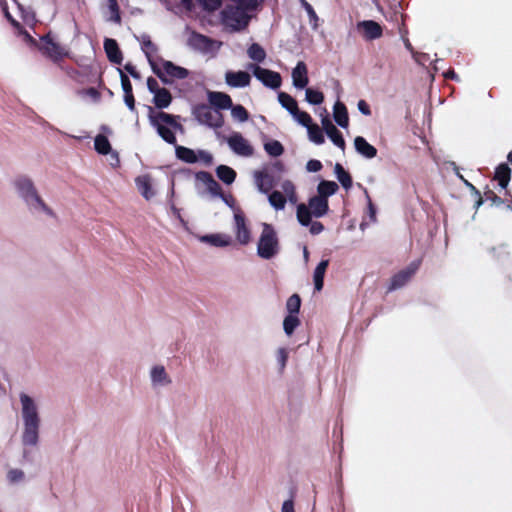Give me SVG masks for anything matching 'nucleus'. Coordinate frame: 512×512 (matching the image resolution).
Listing matches in <instances>:
<instances>
[{
  "instance_id": "nucleus-1",
  "label": "nucleus",
  "mask_w": 512,
  "mask_h": 512,
  "mask_svg": "<svg viewBox=\"0 0 512 512\" xmlns=\"http://www.w3.org/2000/svg\"><path fill=\"white\" fill-rule=\"evenodd\" d=\"M13 187L18 198L24 203L30 213H42L49 217H55L54 211L45 203L34 181L29 176L18 175L15 177Z\"/></svg>"
},
{
  "instance_id": "nucleus-2",
  "label": "nucleus",
  "mask_w": 512,
  "mask_h": 512,
  "mask_svg": "<svg viewBox=\"0 0 512 512\" xmlns=\"http://www.w3.org/2000/svg\"><path fill=\"white\" fill-rule=\"evenodd\" d=\"M21 416L23 421L22 444L25 447H36L39 442L40 416L35 400L28 394H19Z\"/></svg>"
},
{
  "instance_id": "nucleus-3",
  "label": "nucleus",
  "mask_w": 512,
  "mask_h": 512,
  "mask_svg": "<svg viewBox=\"0 0 512 512\" xmlns=\"http://www.w3.org/2000/svg\"><path fill=\"white\" fill-rule=\"evenodd\" d=\"M277 231L269 223H262V231L257 242V255L264 260H271L280 252Z\"/></svg>"
},
{
  "instance_id": "nucleus-4",
  "label": "nucleus",
  "mask_w": 512,
  "mask_h": 512,
  "mask_svg": "<svg viewBox=\"0 0 512 512\" xmlns=\"http://www.w3.org/2000/svg\"><path fill=\"white\" fill-rule=\"evenodd\" d=\"M150 66L153 73L165 85L173 84L174 79L183 80L190 74L188 69L178 66L169 60H162V68H160L153 60H150Z\"/></svg>"
},
{
  "instance_id": "nucleus-5",
  "label": "nucleus",
  "mask_w": 512,
  "mask_h": 512,
  "mask_svg": "<svg viewBox=\"0 0 512 512\" xmlns=\"http://www.w3.org/2000/svg\"><path fill=\"white\" fill-rule=\"evenodd\" d=\"M187 46L195 52L215 57L222 46V42L199 32L191 31L187 39Z\"/></svg>"
},
{
  "instance_id": "nucleus-6",
  "label": "nucleus",
  "mask_w": 512,
  "mask_h": 512,
  "mask_svg": "<svg viewBox=\"0 0 512 512\" xmlns=\"http://www.w3.org/2000/svg\"><path fill=\"white\" fill-rule=\"evenodd\" d=\"M192 115L200 124L217 130L224 125V116L220 111H215L208 104H197L192 108Z\"/></svg>"
},
{
  "instance_id": "nucleus-7",
  "label": "nucleus",
  "mask_w": 512,
  "mask_h": 512,
  "mask_svg": "<svg viewBox=\"0 0 512 512\" xmlns=\"http://www.w3.org/2000/svg\"><path fill=\"white\" fill-rule=\"evenodd\" d=\"M222 23L232 31H240L247 27L249 16L241 8L227 6L221 11Z\"/></svg>"
},
{
  "instance_id": "nucleus-8",
  "label": "nucleus",
  "mask_w": 512,
  "mask_h": 512,
  "mask_svg": "<svg viewBox=\"0 0 512 512\" xmlns=\"http://www.w3.org/2000/svg\"><path fill=\"white\" fill-rule=\"evenodd\" d=\"M160 111L156 112L153 107L148 106V119L150 125L156 130L163 141L170 145H176L177 139L172 127L159 118Z\"/></svg>"
},
{
  "instance_id": "nucleus-9",
  "label": "nucleus",
  "mask_w": 512,
  "mask_h": 512,
  "mask_svg": "<svg viewBox=\"0 0 512 512\" xmlns=\"http://www.w3.org/2000/svg\"><path fill=\"white\" fill-rule=\"evenodd\" d=\"M146 84L148 91L153 94L152 103L155 108L163 110L171 105L173 100L172 94L168 89L160 87L155 78L148 77Z\"/></svg>"
},
{
  "instance_id": "nucleus-10",
  "label": "nucleus",
  "mask_w": 512,
  "mask_h": 512,
  "mask_svg": "<svg viewBox=\"0 0 512 512\" xmlns=\"http://www.w3.org/2000/svg\"><path fill=\"white\" fill-rule=\"evenodd\" d=\"M217 138L226 140L229 148L239 156L250 157L253 155V147L239 132H233L229 137H224L216 131Z\"/></svg>"
},
{
  "instance_id": "nucleus-11",
  "label": "nucleus",
  "mask_w": 512,
  "mask_h": 512,
  "mask_svg": "<svg viewBox=\"0 0 512 512\" xmlns=\"http://www.w3.org/2000/svg\"><path fill=\"white\" fill-rule=\"evenodd\" d=\"M249 68L252 69L254 77L265 87L276 90L281 86L282 78L280 73L263 68L256 64H251Z\"/></svg>"
},
{
  "instance_id": "nucleus-12",
  "label": "nucleus",
  "mask_w": 512,
  "mask_h": 512,
  "mask_svg": "<svg viewBox=\"0 0 512 512\" xmlns=\"http://www.w3.org/2000/svg\"><path fill=\"white\" fill-rule=\"evenodd\" d=\"M419 266L420 261L416 260L411 262L406 268L394 274L390 280L388 292H392L404 287L419 269Z\"/></svg>"
},
{
  "instance_id": "nucleus-13",
  "label": "nucleus",
  "mask_w": 512,
  "mask_h": 512,
  "mask_svg": "<svg viewBox=\"0 0 512 512\" xmlns=\"http://www.w3.org/2000/svg\"><path fill=\"white\" fill-rule=\"evenodd\" d=\"M296 217L298 222L304 226L309 227V231L312 235H318L324 230V225L319 221H313L309 209L306 204L300 203L297 205Z\"/></svg>"
},
{
  "instance_id": "nucleus-14",
  "label": "nucleus",
  "mask_w": 512,
  "mask_h": 512,
  "mask_svg": "<svg viewBox=\"0 0 512 512\" xmlns=\"http://www.w3.org/2000/svg\"><path fill=\"white\" fill-rule=\"evenodd\" d=\"M208 105L213 107L215 111L228 110L231 108V97L219 91H207Z\"/></svg>"
},
{
  "instance_id": "nucleus-15",
  "label": "nucleus",
  "mask_w": 512,
  "mask_h": 512,
  "mask_svg": "<svg viewBox=\"0 0 512 512\" xmlns=\"http://www.w3.org/2000/svg\"><path fill=\"white\" fill-rule=\"evenodd\" d=\"M357 28L363 31V37L367 41L378 39L383 33L381 25L374 20L360 21L357 23Z\"/></svg>"
},
{
  "instance_id": "nucleus-16",
  "label": "nucleus",
  "mask_w": 512,
  "mask_h": 512,
  "mask_svg": "<svg viewBox=\"0 0 512 512\" xmlns=\"http://www.w3.org/2000/svg\"><path fill=\"white\" fill-rule=\"evenodd\" d=\"M251 76L246 71H227L225 73V82L233 88H244L250 84Z\"/></svg>"
},
{
  "instance_id": "nucleus-17",
  "label": "nucleus",
  "mask_w": 512,
  "mask_h": 512,
  "mask_svg": "<svg viewBox=\"0 0 512 512\" xmlns=\"http://www.w3.org/2000/svg\"><path fill=\"white\" fill-rule=\"evenodd\" d=\"M254 182L258 191L266 195L270 193L272 188L276 185L274 177L268 172L264 171L254 172Z\"/></svg>"
},
{
  "instance_id": "nucleus-18",
  "label": "nucleus",
  "mask_w": 512,
  "mask_h": 512,
  "mask_svg": "<svg viewBox=\"0 0 512 512\" xmlns=\"http://www.w3.org/2000/svg\"><path fill=\"white\" fill-rule=\"evenodd\" d=\"M306 207L309 209V213H311V217L321 218L325 216L329 211V203L328 200L323 199L322 197L315 195L308 200V205Z\"/></svg>"
},
{
  "instance_id": "nucleus-19",
  "label": "nucleus",
  "mask_w": 512,
  "mask_h": 512,
  "mask_svg": "<svg viewBox=\"0 0 512 512\" xmlns=\"http://www.w3.org/2000/svg\"><path fill=\"white\" fill-rule=\"evenodd\" d=\"M236 237L240 244L246 245L250 241V230L246 226V221L243 213L237 211L234 214Z\"/></svg>"
},
{
  "instance_id": "nucleus-20",
  "label": "nucleus",
  "mask_w": 512,
  "mask_h": 512,
  "mask_svg": "<svg viewBox=\"0 0 512 512\" xmlns=\"http://www.w3.org/2000/svg\"><path fill=\"white\" fill-rule=\"evenodd\" d=\"M104 51L111 63L120 65L123 61V54L119 48L117 41L113 38L104 39Z\"/></svg>"
},
{
  "instance_id": "nucleus-21",
  "label": "nucleus",
  "mask_w": 512,
  "mask_h": 512,
  "mask_svg": "<svg viewBox=\"0 0 512 512\" xmlns=\"http://www.w3.org/2000/svg\"><path fill=\"white\" fill-rule=\"evenodd\" d=\"M307 66L303 61H299L292 70L293 86L296 89H304L308 82Z\"/></svg>"
},
{
  "instance_id": "nucleus-22",
  "label": "nucleus",
  "mask_w": 512,
  "mask_h": 512,
  "mask_svg": "<svg viewBox=\"0 0 512 512\" xmlns=\"http://www.w3.org/2000/svg\"><path fill=\"white\" fill-rule=\"evenodd\" d=\"M354 148L359 155L366 159H372L377 155V149L363 136H356L354 138Z\"/></svg>"
},
{
  "instance_id": "nucleus-23",
  "label": "nucleus",
  "mask_w": 512,
  "mask_h": 512,
  "mask_svg": "<svg viewBox=\"0 0 512 512\" xmlns=\"http://www.w3.org/2000/svg\"><path fill=\"white\" fill-rule=\"evenodd\" d=\"M41 40L45 43L43 48L45 54L52 60L57 61L65 56L63 49L51 38L50 34L41 37Z\"/></svg>"
},
{
  "instance_id": "nucleus-24",
  "label": "nucleus",
  "mask_w": 512,
  "mask_h": 512,
  "mask_svg": "<svg viewBox=\"0 0 512 512\" xmlns=\"http://www.w3.org/2000/svg\"><path fill=\"white\" fill-rule=\"evenodd\" d=\"M195 179L197 181L203 183L206 186L208 192L212 196L215 197L220 194L221 187L209 172H206V171L196 172Z\"/></svg>"
},
{
  "instance_id": "nucleus-25",
  "label": "nucleus",
  "mask_w": 512,
  "mask_h": 512,
  "mask_svg": "<svg viewBox=\"0 0 512 512\" xmlns=\"http://www.w3.org/2000/svg\"><path fill=\"white\" fill-rule=\"evenodd\" d=\"M151 383L154 387H163L171 383L164 366L156 365L150 371Z\"/></svg>"
},
{
  "instance_id": "nucleus-26",
  "label": "nucleus",
  "mask_w": 512,
  "mask_h": 512,
  "mask_svg": "<svg viewBox=\"0 0 512 512\" xmlns=\"http://www.w3.org/2000/svg\"><path fill=\"white\" fill-rule=\"evenodd\" d=\"M200 241L208 243L214 247H226L231 244L232 238L227 234L215 233L201 236Z\"/></svg>"
},
{
  "instance_id": "nucleus-27",
  "label": "nucleus",
  "mask_w": 512,
  "mask_h": 512,
  "mask_svg": "<svg viewBox=\"0 0 512 512\" xmlns=\"http://www.w3.org/2000/svg\"><path fill=\"white\" fill-rule=\"evenodd\" d=\"M333 117L338 126L345 129L349 125V117L346 106L340 102L336 101L333 107Z\"/></svg>"
},
{
  "instance_id": "nucleus-28",
  "label": "nucleus",
  "mask_w": 512,
  "mask_h": 512,
  "mask_svg": "<svg viewBox=\"0 0 512 512\" xmlns=\"http://www.w3.org/2000/svg\"><path fill=\"white\" fill-rule=\"evenodd\" d=\"M494 179L502 189H506L511 179V169L507 163L499 164L494 173Z\"/></svg>"
},
{
  "instance_id": "nucleus-29",
  "label": "nucleus",
  "mask_w": 512,
  "mask_h": 512,
  "mask_svg": "<svg viewBox=\"0 0 512 512\" xmlns=\"http://www.w3.org/2000/svg\"><path fill=\"white\" fill-rule=\"evenodd\" d=\"M329 266V260L323 259L319 262V264L316 266L314 273H313V281H314V289L316 291H321L324 286V276L325 272Z\"/></svg>"
},
{
  "instance_id": "nucleus-30",
  "label": "nucleus",
  "mask_w": 512,
  "mask_h": 512,
  "mask_svg": "<svg viewBox=\"0 0 512 512\" xmlns=\"http://www.w3.org/2000/svg\"><path fill=\"white\" fill-rule=\"evenodd\" d=\"M136 186L146 200H150L154 196V192L152 190L151 179L148 175L138 176L135 179Z\"/></svg>"
},
{
  "instance_id": "nucleus-31",
  "label": "nucleus",
  "mask_w": 512,
  "mask_h": 512,
  "mask_svg": "<svg viewBox=\"0 0 512 512\" xmlns=\"http://www.w3.org/2000/svg\"><path fill=\"white\" fill-rule=\"evenodd\" d=\"M174 146L176 157L179 160L189 164H194L198 161L197 152L193 149L177 144Z\"/></svg>"
},
{
  "instance_id": "nucleus-32",
  "label": "nucleus",
  "mask_w": 512,
  "mask_h": 512,
  "mask_svg": "<svg viewBox=\"0 0 512 512\" xmlns=\"http://www.w3.org/2000/svg\"><path fill=\"white\" fill-rule=\"evenodd\" d=\"M334 173L343 189H345L346 191L350 190L353 185L352 177L350 173L346 171L340 163L335 164Z\"/></svg>"
},
{
  "instance_id": "nucleus-33",
  "label": "nucleus",
  "mask_w": 512,
  "mask_h": 512,
  "mask_svg": "<svg viewBox=\"0 0 512 512\" xmlns=\"http://www.w3.org/2000/svg\"><path fill=\"white\" fill-rule=\"evenodd\" d=\"M339 189V186L334 181L321 180L317 186L318 196L328 200V198L334 195Z\"/></svg>"
},
{
  "instance_id": "nucleus-34",
  "label": "nucleus",
  "mask_w": 512,
  "mask_h": 512,
  "mask_svg": "<svg viewBox=\"0 0 512 512\" xmlns=\"http://www.w3.org/2000/svg\"><path fill=\"white\" fill-rule=\"evenodd\" d=\"M216 175L226 185H231L236 179L235 170L223 164L216 168Z\"/></svg>"
},
{
  "instance_id": "nucleus-35",
  "label": "nucleus",
  "mask_w": 512,
  "mask_h": 512,
  "mask_svg": "<svg viewBox=\"0 0 512 512\" xmlns=\"http://www.w3.org/2000/svg\"><path fill=\"white\" fill-rule=\"evenodd\" d=\"M159 118L162 119L164 122H166L170 127H172L174 133L175 132L184 133V127L179 122V120L181 119V117L179 115H173V114L166 113L164 111H160Z\"/></svg>"
},
{
  "instance_id": "nucleus-36",
  "label": "nucleus",
  "mask_w": 512,
  "mask_h": 512,
  "mask_svg": "<svg viewBox=\"0 0 512 512\" xmlns=\"http://www.w3.org/2000/svg\"><path fill=\"white\" fill-rule=\"evenodd\" d=\"M269 204L277 211L283 210L286 206L287 199L286 197L279 191H272L267 194Z\"/></svg>"
},
{
  "instance_id": "nucleus-37",
  "label": "nucleus",
  "mask_w": 512,
  "mask_h": 512,
  "mask_svg": "<svg viewBox=\"0 0 512 512\" xmlns=\"http://www.w3.org/2000/svg\"><path fill=\"white\" fill-rule=\"evenodd\" d=\"M278 101L291 115L298 108L297 101L286 92L281 91L278 93Z\"/></svg>"
},
{
  "instance_id": "nucleus-38",
  "label": "nucleus",
  "mask_w": 512,
  "mask_h": 512,
  "mask_svg": "<svg viewBox=\"0 0 512 512\" xmlns=\"http://www.w3.org/2000/svg\"><path fill=\"white\" fill-rule=\"evenodd\" d=\"M94 148L101 155H108L112 148L108 138L102 134H98L94 139Z\"/></svg>"
},
{
  "instance_id": "nucleus-39",
  "label": "nucleus",
  "mask_w": 512,
  "mask_h": 512,
  "mask_svg": "<svg viewBox=\"0 0 512 512\" xmlns=\"http://www.w3.org/2000/svg\"><path fill=\"white\" fill-rule=\"evenodd\" d=\"M247 54L251 60L258 63L263 62L266 58L264 48L258 43H252L247 50Z\"/></svg>"
},
{
  "instance_id": "nucleus-40",
  "label": "nucleus",
  "mask_w": 512,
  "mask_h": 512,
  "mask_svg": "<svg viewBox=\"0 0 512 512\" xmlns=\"http://www.w3.org/2000/svg\"><path fill=\"white\" fill-rule=\"evenodd\" d=\"M264 150L271 157H279L284 153V147L278 140H269L265 142Z\"/></svg>"
},
{
  "instance_id": "nucleus-41",
  "label": "nucleus",
  "mask_w": 512,
  "mask_h": 512,
  "mask_svg": "<svg viewBox=\"0 0 512 512\" xmlns=\"http://www.w3.org/2000/svg\"><path fill=\"white\" fill-rule=\"evenodd\" d=\"M307 129L309 140L316 145H321L325 142V137L317 124L310 125Z\"/></svg>"
},
{
  "instance_id": "nucleus-42",
  "label": "nucleus",
  "mask_w": 512,
  "mask_h": 512,
  "mask_svg": "<svg viewBox=\"0 0 512 512\" xmlns=\"http://www.w3.org/2000/svg\"><path fill=\"white\" fill-rule=\"evenodd\" d=\"M299 325L300 320L297 315H287L283 320V329L287 336H291Z\"/></svg>"
},
{
  "instance_id": "nucleus-43",
  "label": "nucleus",
  "mask_w": 512,
  "mask_h": 512,
  "mask_svg": "<svg viewBox=\"0 0 512 512\" xmlns=\"http://www.w3.org/2000/svg\"><path fill=\"white\" fill-rule=\"evenodd\" d=\"M228 110L231 111V115L233 119L239 121V122H246L249 119V113L246 110V108L240 104L234 105L231 104V108Z\"/></svg>"
},
{
  "instance_id": "nucleus-44",
  "label": "nucleus",
  "mask_w": 512,
  "mask_h": 512,
  "mask_svg": "<svg viewBox=\"0 0 512 512\" xmlns=\"http://www.w3.org/2000/svg\"><path fill=\"white\" fill-rule=\"evenodd\" d=\"M305 99L311 105H320L324 101V95L319 90L307 88L305 91Z\"/></svg>"
},
{
  "instance_id": "nucleus-45",
  "label": "nucleus",
  "mask_w": 512,
  "mask_h": 512,
  "mask_svg": "<svg viewBox=\"0 0 512 512\" xmlns=\"http://www.w3.org/2000/svg\"><path fill=\"white\" fill-rule=\"evenodd\" d=\"M326 134L334 145H336L342 150L345 148V140L343 138V135L335 126H331L330 130L327 129Z\"/></svg>"
},
{
  "instance_id": "nucleus-46",
  "label": "nucleus",
  "mask_w": 512,
  "mask_h": 512,
  "mask_svg": "<svg viewBox=\"0 0 512 512\" xmlns=\"http://www.w3.org/2000/svg\"><path fill=\"white\" fill-rule=\"evenodd\" d=\"M141 39H142V47L141 48H142L148 62L150 63V60H153L151 54L153 52L157 51V47L151 41L149 35L143 34L141 36Z\"/></svg>"
},
{
  "instance_id": "nucleus-47",
  "label": "nucleus",
  "mask_w": 512,
  "mask_h": 512,
  "mask_svg": "<svg viewBox=\"0 0 512 512\" xmlns=\"http://www.w3.org/2000/svg\"><path fill=\"white\" fill-rule=\"evenodd\" d=\"M301 307V299L298 294L291 295L286 302L288 315H297Z\"/></svg>"
},
{
  "instance_id": "nucleus-48",
  "label": "nucleus",
  "mask_w": 512,
  "mask_h": 512,
  "mask_svg": "<svg viewBox=\"0 0 512 512\" xmlns=\"http://www.w3.org/2000/svg\"><path fill=\"white\" fill-rule=\"evenodd\" d=\"M292 117L297 121L298 124L305 128H308L313 124L310 114L299 110V107L292 113Z\"/></svg>"
},
{
  "instance_id": "nucleus-49",
  "label": "nucleus",
  "mask_w": 512,
  "mask_h": 512,
  "mask_svg": "<svg viewBox=\"0 0 512 512\" xmlns=\"http://www.w3.org/2000/svg\"><path fill=\"white\" fill-rule=\"evenodd\" d=\"M298 1L300 2L301 7L306 11L311 26L313 28H316L318 25L317 22H318L319 18L317 16L314 8L306 0H298Z\"/></svg>"
},
{
  "instance_id": "nucleus-50",
  "label": "nucleus",
  "mask_w": 512,
  "mask_h": 512,
  "mask_svg": "<svg viewBox=\"0 0 512 512\" xmlns=\"http://www.w3.org/2000/svg\"><path fill=\"white\" fill-rule=\"evenodd\" d=\"M108 9L111 13V16L108 20L119 24L121 22V16L117 0H108Z\"/></svg>"
},
{
  "instance_id": "nucleus-51",
  "label": "nucleus",
  "mask_w": 512,
  "mask_h": 512,
  "mask_svg": "<svg viewBox=\"0 0 512 512\" xmlns=\"http://www.w3.org/2000/svg\"><path fill=\"white\" fill-rule=\"evenodd\" d=\"M233 2L236 3V8H241L242 10L248 12V11H253L255 10L261 0H232Z\"/></svg>"
},
{
  "instance_id": "nucleus-52",
  "label": "nucleus",
  "mask_w": 512,
  "mask_h": 512,
  "mask_svg": "<svg viewBox=\"0 0 512 512\" xmlns=\"http://www.w3.org/2000/svg\"><path fill=\"white\" fill-rule=\"evenodd\" d=\"M203 10L207 12H214L218 10L221 5V0H196Z\"/></svg>"
},
{
  "instance_id": "nucleus-53",
  "label": "nucleus",
  "mask_w": 512,
  "mask_h": 512,
  "mask_svg": "<svg viewBox=\"0 0 512 512\" xmlns=\"http://www.w3.org/2000/svg\"><path fill=\"white\" fill-rule=\"evenodd\" d=\"M288 360V351L286 348H279L276 353V361L279 366V371L282 372L286 367V363Z\"/></svg>"
},
{
  "instance_id": "nucleus-54",
  "label": "nucleus",
  "mask_w": 512,
  "mask_h": 512,
  "mask_svg": "<svg viewBox=\"0 0 512 512\" xmlns=\"http://www.w3.org/2000/svg\"><path fill=\"white\" fill-rule=\"evenodd\" d=\"M118 71L120 73L121 86L124 95L133 94V88L129 77L120 68H118Z\"/></svg>"
},
{
  "instance_id": "nucleus-55",
  "label": "nucleus",
  "mask_w": 512,
  "mask_h": 512,
  "mask_svg": "<svg viewBox=\"0 0 512 512\" xmlns=\"http://www.w3.org/2000/svg\"><path fill=\"white\" fill-rule=\"evenodd\" d=\"M7 478L10 483H17L24 478V472L20 469H11L7 474Z\"/></svg>"
},
{
  "instance_id": "nucleus-56",
  "label": "nucleus",
  "mask_w": 512,
  "mask_h": 512,
  "mask_svg": "<svg viewBox=\"0 0 512 512\" xmlns=\"http://www.w3.org/2000/svg\"><path fill=\"white\" fill-rule=\"evenodd\" d=\"M413 59L419 64V65H426V63H432L431 57L428 53L424 52H416L413 53Z\"/></svg>"
},
{
  "instance_id": "nucleus-57",
  "label": "nucleus",
  "mask_w": 512,
  "mask_h": 512,
  "mask_svg": "<svg viewBox=\"0 0 512 512\" xmlns=\"http://www.w3.org/2000/svg\"><path fill=\"white\" fill-rule=\"evenodd\" d=\"M198 160H201L205 165L210 166L213 162V156L211 153L205 150L197 151Z\"/></svg>"
},
{
  "instance_id": "nucleus-58",
  "label": "nucleus",
  "mask_w": 512,
  "mask_h": 512,
  "mask_svg": "<svg viewBox=\"0 0 512 512\" xmlns=\"http://www.w3.org/2000/svg\"><path fill=\"white\" fill-rule=\"evenodd\" d=\"M323 165L321 161L317 159H310L306 164V169L308 172H318L322 169Z\"/></svg>"
},
{
  "instance_id": "nucleus-59",
  "label": "nucleus",
  "mask_w": 512,
  "mask_h": 512,
  "mask_svg": "<svg viewBox=\"0 0 512 512\" xmlns=\"http://www.w3.org/2000/svg\"><path fill=\"white\" fill-rule=\"evenodd\" d=\"M486 200H489L492 202L493 205L499 206L503 203V200L497 196L492 190H487L485 193Z\"/></svg>"
},
{
  "instance_id": "nucleus-60",
  "label": "nucleus",
  "mask_w": 512,
  "mask_h": 512,
  "mask_svg": "<svg viewBox=\"0 0 512 512\" xmlns=\"http://www.w3.org/2000/svg\"><path fill=\"white\" fill-rule=\"evenodd\" d=\"M364 192H365V195H366V199L368 201V212H369V217L372 221H375L376 220V207L374 206V204L372 203L371 201V198L368 194V191L366 189H364Z\"/></svg>"
},
{
  "instance_id": "nucleus-61",
  "label": "nucleus",
  "mask_w": 512,
  "mask_h": 512,
  "mask_svg": "<svg viewBox=\"0 0 512 512\" xmlns=\"http://www.w3.org/2000/svg\"><path fill=\"white\" fill-rule=\"evenodd\" d=\"M357 108L359 112L365 116L371 115V109L368 103L365 100H359L357 103Z\"/></svg>"
},
{
  "instance_id": "nucleus-62",
  "label": "nucleus",
  "mask_w": 512,
  "mask_h": 512,
  "mask_svg": "<svg viewBox=\"0 0 512 512\" xmlns=\"http://www.w3.org/2000/svg\"><path fill=\"white\" fill-rule=\"evenodd\" d=\"M216 197H219L228 207L234 208L235 200L232 195H226L221 190L220 194Z\"/></svg>"
},
{
  "instance_id": "nucleus-63",
  "label": "nucleus",
  "mask_w": 512,
  "mask_h": 512,
  "mask_svg": "<svg viewBox=\"0 0 512 512\" xmlns=\"http://www.w3.org/2000/svg\"><path fill=\"white\" fill-rule=\"evenodd\" d=\"M281 187L286 196L295 192V186L290 180L283 181Z\"/></svg>"
},
{
  "instance_id": "nucleus-64",
  "label": "nucleus",
  "mask_w": 512,
  "mask_h": 512,
  "mask_svg": "<svg viewBox=\"0 0 512 512\" xmlns=\"http://www.w3.org/2000/svg\"><path fill=\"white\" fill-rule=\"evenodd\" d=\"M125 70L131 75L134 79H140L141 75L137 71L136 67L132 63H126L124 66Z\"/></svg>"
}]
</instances>
